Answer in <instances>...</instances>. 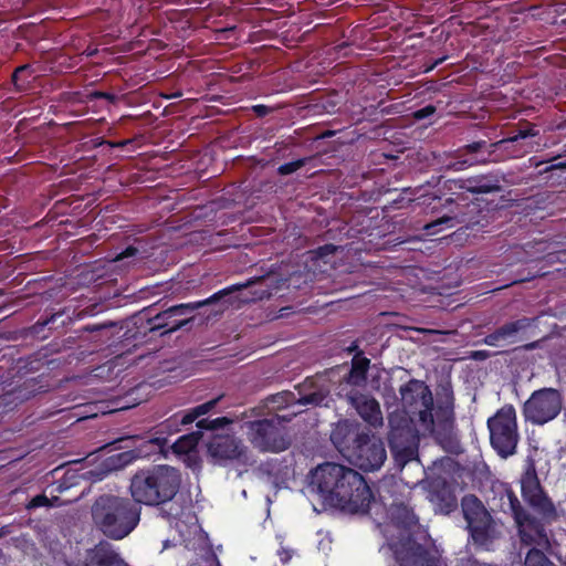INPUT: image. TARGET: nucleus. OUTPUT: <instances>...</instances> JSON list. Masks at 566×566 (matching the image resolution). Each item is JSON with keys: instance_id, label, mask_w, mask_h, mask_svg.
Here are the masks:
<instances>
[{"instance_id": "f03ea898", "label": "nucleus", "mask_w": 566, "mask_h": 566, "mask_svg": "<svg viewBox=\"0 0 566 566\" xmlns=\"http://www.w3.org/2000/svg\"><path fill=\"white\" fill-rule=\"evenodd\" d=\"M310 486L323 502L350 514H366L374 500L367 481L355 469L324 462L310 472Z\"/></svg>"}, {"instance_id": "cd10ccee", "label": "nucleus", "mask_w": 566, "mask_h": 566, "mask_svg": "<svg viewBox=\"0 0 566 566\" xmlns=\"http://www.w3.org/2000/svg\"><path fill=\"white\" fill-rule=\"evenodd\" d=\"M202 437V431H193L185 434L172 444V450L177 454H187L196 449Z\"/></svg>"}, {"instance_id": "39448f33", "label": "nucleus", "mask_w": 566, "mask_h": 566, "mask_svg": "<svg viewBox=\"0 0 566 566\" xmlns=\"http://www.w3.org/2000/svg\"><path fill=\"white\" fill-rule=\"evenodd\" d=\"M296 416V412L284 415L251 416L245 411L242 418H251L247 421L248 437L253 448L261 452H283L293 443V434L289 423Z\"/></svg>"}, {"instance_id": "c756f323", "label": "nucleus", "mask_w": 566, "mask_h": 566, "mask_svg": "<svg viewBox=\"0 0 566 566\" xmlns=\"http://www.w3.org/2000/svg\"><path fill=\"white\" fill-rule=\"evenodd\" d=\"M419 444L407 446L391 451L396 467L402 469L408 462L418 458Z\"/></svg>"}, {"instance_id": "7c9ffc66", "label": "nucleus", "mask_w": 566, "mask_h": 566, "mask_svg": "<svg viewBox=\"0 0 566 566\" xmlns=\"http://www.w3.org/2000/svg\"><path fill=\"white\" fill-rule=\"evenodd\" d=\"M528 549L524 559V566H556L545 553L536 545Z\"/></svg>"}, {"instance_id": "423d86ee", "label": "nucleus", "mask_w": 566, "mask_h": 566, "mask_svg": "<svg viewBox=\"0 0 566 566\" xmlns=\"http://www.w3.org/2000/svg\"><path fill=\"white\" fill-rule=\"evenodd\" d=\"M460 505L473 545L490 549L502 537L503 523L491 514L475 494H465Z\"/></svg>"}, {"instance_id": "4be33fe9", "label": "nucleus", "mask_w": 566, "mask_h": 566, "mask_svg": "<svg viewBox=\"0 0 566 566\" xmlns=\"http://www.w3.org/2000/svg\"><path fill=\"white\" fill-rule=\"evenodd\" d=\"M286 281L287 280L283 279L279 273L271 271L265 275L252 277L243 284H234L228 289H224L218 292L219 294H222L221 311L227 307L226 304H232L233 301L231 295L234 292L242 291V289H252L254 286H265V289H269V291L272 293L273 290L280 289Z\"/></svg>"}, {"instance_id": "f257e3e1", "label": "nucleus", "mask_w": 566, "mask_h": 566, "mask_svg": "<svg viewBox=\"0 0 566 566\" xmlns=\"http://www.w3.org/2000/svg\"><path fill=\"white\" fill-rule=\"evenodd\" d=\"M388 517L385 537L399 566H447L409 503L394 499L389 503Z\"/></svg>"}, {"instance_id": "864d4df0", "label": "nucleus", "mask_w": 566, "mask_h": 566, "mask_svg": "<svg viewBox=\"0 0 566 566\" xmlns=\"http://www.w3.org/2000/svg\"><path fill=\"white\" fill-rule=\"evenodd\" d=\"M356 349H357V346H356V345H354V346H352V347H349V348H348V352H350V353H352V352H354V350H356Z\"/></svg>"}, {"instance_id": "4468645a", "label": "nucleus", "mask_w": 566, "mask_h": 566, "mask_svg": "<svg viewBox=\"0 0 566 566\" xmlns=\"http://www.w3.org/2000/svg\"><path fill=\"white\" fill-rule=\"evenodd\" d=\"M368 431L356 420L342 419L333 426L329 439L334 448L348 459Z\"/></svg>"}, {"instance_id": "473e14b6", "label": "nucleus", "mask_w": 566, "mask_h": 566, "mask_svg": "<svg viewBox=\"0 0 566 566\" xmlns=\"http://www.w3.org/2000/svg\"><path fill=\"white\" fill-rule=\"evenodd\" d=\"M489 145L490 144H488L485 140H479L472 144H468L457 150V158L461 159L465 155H478L481 153L488 154L490 149Z\"/></svg>"}, {"instance_id": "c85d7f7f", "label": "nucleus", "mask_w": 566, "mask_h": 566, "mask_svg": "<svg viewBox=\"0 0 566 566\" xmlns=\"http://www.w3.org/2000/svg\"><path fill=\"white\" fill-rule=\"evenodd\" d=\"M222 396H219L214 399H211L202 405H199L192 409H190L186 415L182 416L180 420V424L187 426L192 423L195 420H197L199 417L209 413L211 410H213L218 402L221 400Z\"/></svg>"}, {"instance_id": "aec40b11", "label": "nucleus", "mask_w": 566, "mask_h": 566, "mask_svg": "<svg viewBox=\"0 0 566 566\" xmlns=\"http://www.w3.org/2000/svg\"><path fill=\"white\" fill-rule=\"evenodd\" d=\"M430 502L437 513L449 515L458 509V499L451 484L444 479H434L430 484Z\"/></svg>"}, {"instance_id": "f704fd0d", "label": "nucleus", "mask_w": 566, "mask_h": 566, "mask_svg": "<svg viewBox=\"0 0 566 566\" xmlns=\"http://www.w3.org/2000/svg\"><path fill=\"white\" fill-rule=\"evenodd\" d=\"M60 499L57 496H53L52 499H49L44 494L35 495L31 501L27 504L28 510L38 509L41 506H54L56 502H59Z\"/></svg>"}, {"instance_id": "3c124183", "label": "nucleus", "mask_w": 566, "mask_h": 566, "mask_svg": "<svg viewBox=\"0 0 566 566\" xmlns=\"http://www.w3.org/2000/svg\"><path fill=\"white\" fill-rule=\"evenodd\" d=\"M557 157L555 158H552V159H548V161H552V160H555ZM531 163L533 166H535L536 168L541 167L543 164L547 163V160H544V161H536L535 158H532L531 159Z\"/></svg>"}, {"instance_id": "052dcab7", "label": "nucleus", "mask_w": 566, "mask_h": 566, "mask_svg": "<svg viewBox=\"0 0 566 566\" xmlns=\"http://www.w3.org/2000/svg\"><path fill=\"white\" fill-rule=\"evenodd\" d=\"M332 245H325L323 249H329Z\"/></svg>"}, {"instance_id": "dca6fc26", "label": "nucleus", "mask_w": 566, "mask_h": 566, "mask_svg": "<svg viewBox=\"0 0 566 566\" xmlns=\"http://www.w3.org/2000/svg\"><path fill=\"white\" fill-rule=\"evenodd\" d=\"M444 206L450 207L449 213L427 223L423 228L428 233H434L436 228L443 223H451V226L464 224L469 228L480 222L475 214L480 213L481 210L479 205L474 202L459 205L452 198H449L446 200Z\"/></svg>"}, {"instance_id": "2f4dec72", "label": "nucleus", "mask_w": 566, "mask_h": 566, "mask_svg": "<svg viewBox=\"0 0 566 566\" xmlns=\"http://www.w3.org/2000/svg\"><path fill=\"white\" fill-rule=\"evenodd\" d=\"M32 73L33 72L30 64L20 65L13 71L11 75V82L15 86L17 91L21 92L27 88L29 78L32 76Z\"/></svg>"}, {"instance_id": "9b49d317", "label": "nucleus", "mask_w": 566, "mask_h": 566, "mask_svg": "<svg viewBox=\"0 0 566 566\" xmlns=\"http://www.w3.org/2000/svg\"><path fill=\"white\" fill-rule=\"evenodd\" d=\"M563 395L555 388L535 390L523 405V416L533 424L543 426L555 419L563 408Z\"/></svg>"}, {"instance_id": "4d7b16f0", "label": "nucleus", "mask_w": 566, "mask_h": 566, "mask_svg": "<svg viewBox=\"0 0 566 566\" xmlns=\"http://www.w3.org/2000/svg\"><path fill=\"white\" fill-rule=\"evenodd\" d=\"M389 486H390L391 489H394V488H396V486H398V485H397V483H391Z\"/></svg>"}, {"instance_id": "5fc2aeb1", "label": "nucleus", "mask_w": 566, "mask_h": 566, "mask_svg": "<svg viewBox=\"0 0 566 566\" xmlns=\"http://www.w3.org/2000/svg\"><path fill=\"white\" fill-rule=\"evenodd\" d=\"M443 59H440L439 61L434 62V64H432V67H436V65H438L439 62H441Z\"/></svg>"}, {"instance_id": "13d9d810", "label": "nucleus", "mask_w": 566, "mask_h": 566, "mask_svg": "<svg viewBox=\"0 0 566 566\" xmlns=\"http://www.w3.org/2000/svg\"><path fill=\"white\" fill-rule=\"evenodd\" d=\"M380 496H381L384 502L387 500L386 495L381 494Z\"/></svg>"}, {"instance_id": "79ce46f5", "label": "nucleus", "mask_w": 566, "mask_h": 566, "mask_svg": "<svg viewBox=\"0 0 566 566\" xmlns=\"http://www.w3.org/2000/svg\"><path fill=\"white\" fill-rule=\"evenodd\" d=\"M457 566H493L488 563H483L473 557L462 558Z\"/></svg>"}, {"instance_id": "1a4fd4ad", "label": "nucleus", "mask_w": 566, "mask_h": 566, "mask_svg": "<svg viewBox=\"0 0 566 566\" xmlns=\"http://www.w3.org/2000/svg\"><path fill=\"white\" fill-rule=\"evenodd\" d=\"M488 428L491 446L501 458L506 459L516 453L520 433L516 411L512 405L503 406L489 418Z\"/></svg>"}, {"instance_id": "7ed1b4c3", "label": "nucleus", "mask_w": 566, "mask_h": 566, "mask_svg": "<svg viewBox=\"0 0 566 566\" xmlns=\"http://www.w3.org/2000/svg\"><path fill=\"white\" fill-rule=\"evenodd\" d=\"M142 507L132 499L102 494L91 509L92 521L105 537L119 541L128 536L140 520Z\"/></svg>"}, {"instance_id": "9d476101", "label": "nucleus", "mask_w": 566, "mask_h": 566, "mask_svg": "<svg viewBox=\"0 0 566 566\" xmlns=\"http://www.w3.org/2000/svg\"><path fill=\"white\" fill-rule=\"evenodd\" d=\"M400 396L402 409L410 419L418 417L424 430L434 431L433 397L424 381L410 379L400 387Z\"/></svg>"}, {"instance_id": "b1692460", "label": "nucleus", "mask_w": 566, "mask_h": 566, "mask_svg": "<svg viewBox=\"0 0 566 566\" xmlns=\"http://www.w3.org/2000/svg\"><path fill=\"white\" fill-rule=\"evenodd\" d=\"M296 403V394L283 390L268 396L258 406L251 408L249 412L251 416L281 415V411Z\"/></svg>"}, {"instance_id": "412c9836", "label": "nucleus", "mask_w": 566, "mask_h": 566, "mask_svg": "<svg viewBox=\"0 0 566 566\" xmlns=\"http://www.w3.org/2000/svg\"><path fill=\"white\" fill-rule=\"evenodd\" d=\"M446 186L449 190L460 189L472 193H489L502 190L499 177L492 174L467 179L448 180Z\"/></svg>"}, {"instance_id": "58836bf2", "label": "nucleus", "mask_w": 566, "mask_h": 566, "mask_svg": "<svg viewBox=\"0 0 566 566\" xmlns=\"http://www.w3.org/2000/svg\"><path fill=\"white\" fill-rule=\"evenodd\" d=\"M136 458L134 451H125L115 457H111L108 460L112 462L115 469L123 468L130 463Z\"/></svg>"}, {"instance_id": "e433bc0d", "label": "nucleus", "mask_w": 566, "mask_h": 566, "mask_svg": "<svg viewBox=\"0 0 566 566\" xmlns=\"http://www.w3.org/2000/svg\"><path fill=\"white\" fill-rule=\"evenodd\" d=\"M249 291L250 296H245L242 301L244 302H255L261 301L263 298H270L272 293L265 286H254L252 289H247Z\"/></svg>"}, {"instance_id": "4c0bfd02", "label": "nucleus", "mask_w": 566, "mask_h": 566, "mask_svg": "<svg viewBox=\"0 0 566 566\" xmlns=\"http://www.w3.org/2000/svg\"><path fill=\"white\" fill-rule=\"evenodd\" d=\"M308 160H310V158H302V159H298V160H295V161H292L289 164H284L277 168V174L280 176L291 175V174L297 171L298 169H301L302 167H304Z\"/></svg>"}, {"instance_id": "603ef678", "label": "nucleus", "mask_w": 566, "mask_h": 566, "mask_svg": "<svg viewBox=\"0 0 566 566\" xmlns=\"http://www.w3.org/2000/svg\"><path fill=\"white\" fill-rule=\"evenodd\" d=\"M10 532H11V531H10L9 526H2V527L0 528V539H1V538H3V537H6L7 535H9V534H10Z\"/></svg>"}, {"instance_id": "c9c22d12", "label": "nucleus", "mask_w": 566, "mask_h": 566, "mask_svg": "<svg viewBox=\"0 0 566 566\" xmlns=\"http://www.w3.org/2000/svg\"><path fill=\"white\" fill-rule=\"evenodd\" d=\"M538 134L535 129V124L530 123L527 120H522L517 124L516 136L518 139H524L526 137H534Z\"/></svg>"}, {"instance_id": "a878e982", "label": "nucleus", "mask_w": 566, "mask_h": 566, "mask_svg": "<svg viewBox=\"0 0 566 566\" xmlns=\"http://www.w3.org/2000/svg\"><path fill=\"white\" fill-rule=\"evenodd\" d=\"M370 359L358 352L352 359L350 370L344 376V381L350 386L361 387L366 384Z\"/></svg>"}, {"instance_id": "2eb2a0df", "label": "nucleus", "mask_w": 566, "mask_h": 566, "mask_svg": "<svg viewBox=\"0 0 566 566\" xmlns=\"http://www.w3.org/2000/svg\"><path fill=\"white\" fill-rule=\"evenodd\" d=\"M331 370L317 373L306 377L295 386L296 401L303 406H321L331 396L332 380L328 377Z\"/></svg>"}, {"instance_id": "0eeeda50", "label": "nucleus", "mask_w": 566, "mask_h": 566, "mask_svg": "<svg viewBox=\"0 0 566 566\" xmlns=\"http://www.w3.org/2000/svg\"><path fill=\"white\" fill-rule=\"evenodd\" d=\"M522 496L531 509L532 517L542 526L541 538H535L532 545H543L548 543L546 526L558 518L555 504L543 489L534 467H531L522 475Z\"/></svg>"}, {"instance_id": "49530a36", "label": "nucleus", "mask_w": 566, "mask_h": 566, "mask_svg": "<svg viewBox=\"0 0 566 566\" xmlns=\"http://www.w3.org/2000/svg\"><path fill=\"white\" fill-rule=\"evenodd\" d=\"M557 169L566 170V163L554 164L548 167H545L544 169L538 170V175H544Z\"/></svg>"}, {"instance_id": "a211bd4d", "label": "nucleus", "mask_w": 566, "mask_h": 566, "mask_svg": "<svg viewBox=\"0 0 566 566\" xmlns=\"http://www.w3.org/2000/svg\"><path fill=\"white\" fill-rule=\"evenodd\" d=\"M438 406L433 415L434 431L431 434L438 437H448L454 426V398L450 385L442 387V392H438Z\"/></svg>"}, {"instance_id": "8fccbe9b", "label": "nucleus", "mask_w": 566, "mask_h": 566, "mask_svg": "<svg viewBox=\"0 0 566 566\" xmlns=\"http://www.w3.org/2000/svg\"><path fill=\"white\" fill-rule=\"evenodd\" d=\"M108 326H113V323L103 324V325H88V326L85 327V331H87V332H96V331H99V329L108 327Z\"/></svg>"}, {"instance_id": "393cba45", "label": "nucleus", "mask_w": 566, "mask_h": 566, "mask_svg": "<svg viewBox=\"0 0 566 566\" xmlns=\"http://www.w3.org/2000/svg\"><path fill=\"white\" fill-rule=\"evenodd\" d=\"M389 423L391 427L388 433L390 451L401 449L407 446L419 444V436L409 421L403 419L401 420V423L394 426L392 420L389 419Z\"/></svg>"}, {"instance_id": "a18cd8bd", "label": "nucleus", "mask_w": 566, "mask_h": 566, "mask_svg": "<svg viewBox=\"0 0 566 566\" xmlns=\"http://www.w3.org/2000/svg\"><path fill=\"white\" fill-rule=\"evenodd\" d=\"M469 357L471 359L482 361V360H485V359L490 358L491 357V353H489L486 350H473V352L470 353Z\"/></svg>"}, {"instance_id": "72a5a7b5", "label": "nucleus", "mask_w": 566, "mask_h": 566, "mask_svg": "<svg viewBox=\"0 0 566 566\" xmlns=\"http://www.w3.org/2000/svg\"><path fill=\"white\" fill-rule=\"evenodd\" d=\"M234 420L228 417H220L213 420L210 419H201L197 422V427L199 429L216 431L219 430L228 424L233 423Z\"/></svg>"}, {"instance_id": "5701e85b", "label": "nucleus", "mask_w": 566, "mask_h": 566, "mask_svg": "<svg viewBox=\"0 0 566 566\" xmlns=\"http://www.w3.org/2000/svg\"><path fill=\"white\" fill-rule=\"evenodd\" d=\"M347 399L358 415L370 426L376 428L382 424L380 406L375 398L359 391H350L347 395Z\"/></svg>"}, {"instance_id": "bf43d9fd", "label": "nucleus", "mask_w": 566, "mask_h": 566, "mask_svg": "<svg viewBox=\"0 0 566 566\" xmlns=\"http://www.w3.org/2000/svg\"><path fill=\"white\" fill-rule=\"evenodd\" d=\"M509 350L500 352L499 354H507Z\"/></svg>"}, {"instance_id": "a19ab883", "label": "nucleus", "mask_w": 566, "mask_h": 566, "mask_svg": "<svg viewBox=\"0 0 566 566\" xmlns=\"http://www.w3.org/2000/svg\"><path fill=\"white\" fill-rule=\"evenodd\" d=\"M504 339H502V337H500L499 333L496 332V329H494L492 333L488 334L484 338H483V343L489 345V346H499L501 342H503Z\"/></svg>"}, {"instance_id": "f8f14e48", "label": "nucleus", "mask_w": 566, "mask_h": 566, "mask_svg": "<svg viewBox=\"0 0 566 566\" xmlns=\"http://www.w3.org/2000/svg\"><path fill=\"white\" fill-rule=\"evenodd\" d=\"M386 458L382 440L368 431L347 460L365 472H373L381 468Z\"/></svg>"}, {"instance_id": "ddd939ff", "label": "nucleus", "mask_w": 566, "mask_h": 566, "mask_svg": "<svg viewBox=\"0 0 566 566\" xmlns=\"http://www.w3.org/2000/svg\"><path fill=\"white\" fill-rule=\"evenodd\" d=\"M208 453L216 460H235L247 464L250 460L249 449L234 433H216L207 443Z\"/></svg>"}, {"instance_id": "c03bdc74", "label": "nucleus", "mask_w": 566, "mask_h": 566, "mask_svg": "<svg viewBox=\"0 0 566 566\" xmlns=\"http://www.w3.org/2000/svg\"><path fill=\"white\" fill-rule=\"evenodd\" d=\"M92 96L95 97V98H98V99H106V101H109L112 103H114L117 99L116 95H114L112 93H108V92H102V91H95L92 94Z\"/></svg>"}, {"instance_id": "f3484780", "label": "nucleus", "mask_w": 566, "mask_h": 566, "mask_svg": "<svg viewBox=\"0 0 566 566\" xmlns=\"http://www.w3.org/2000/svg\"><path fill=\"white\" fill-rule=\"evenodd\" d=\"M510 507L512 511L513 518L517 526V534L520 541L524 545H532V542H536L535 538H541L542 526L533 520L530 510L525 509L516 495L509 492Z\"/></svg>"}, {"instance_id": "37998d69", "label": "nucleus", "mask_w": 566, "mask_h": 566, "mask_svg": "<svg viewBox=\"0 0 566 566\" xmlns=\"http://www.w3.org/2000/svg\"><path fill=\"white\" fill-rule=\"evenodd\" d=\"M252 111L258 117H264L273 112V108L265 105H255L252 107Z\"/></svg>"}, {"instance_id": "20e7f679", "label": "nucleus", "mask_w": 566, "mask_h": 566, "mask_svg": "<svg viewBox=\"0 0 566 566\" xmlns=\"http://www.w3.org/2000/svg\"><path fill=\"white\" fill-rule=\"evenodd\" d=\"M181 474L170 465H155L136 472L129 485L133 500L140 504L157 506L171 501L179 492Z\"/></svg>"}, {"instance_id": "6e6d98bb", "label": "nucleus", "mask_w": 566, "mask_h": 566, "mask_svg": "<svg viewBox=\"0 0 566 566\" xmlns=\"http://www.w3.org/2000/svg\"><path fill=\"white\" fill-rule=\"evenodd\" d=\"M443 59H440L439 61L434 62V64H432V67H436V65H438L439 62H441Z\"/></svg>"}, {"instance_id": "6ab92c4d", "label": "nucleus", "mask_w": 566, "mask_h": 566, "mask_svg": "<svg viewBox=\"0 0 566 566\" xmlns=\"http://www.w3.org/2000/svg\"><path fill=\"white\" fill-rule=\"evenodd\" d=\"M516 136L503 138L499 142L491 143L488 156L478 158L475 161L480 164L497 163L509 158H520L528 153V147L520 142Z\"/></svg>"}, {"instance_id": "6e6552de", "label": "nucleus", "mask_w": 566, "mask_h": 566, "mask_svg": "<svg viewBox=\"0 0 566 566\" xmlns=\"http://www.w3.org/2000/svg\"><path fill=\"white\" fill-rule=\"evenodd\" d=\"M221 300L222 294L216 293L203 301L174 305L154 315L151 307L145 308L143 313L147 316V332H145L144 335L146 336L148 333L159 331L161 332V336L171 334L191 323L195 318L192 313L196 310L206 305L220 303Z\"/></svg>"}, {"instance_id": "bb28decb", "label": "nucleus", "mask_w": 566, "mask_h": 566, "mask_svg": "<svg viewBox=\"0 0 566 566\" xmlns=\"http://www.w3.org/2000/svg\"><path fill=\"white\" fill-rule=\"evenodd\" d=\"M534 321H535V318H530V317L524 316V317L513 321V322H506L495 329L499 333L500 337H502V339L506 340L509 338L514 337L522 329L530 327Z\"/></svg>"}, {"instance_id": "de8ad7c7", "label": "nucleus", "mask_w": 566, "mask_h": 566, "mask_svg": "<svg viewBox=\"0 0 566 566\" xmlns=\"http://www.w3.org/2000/svg\"><path fill=\"white\" fill-rule=\"evenodd\" d=\"M137 252H138L137 248L128 247L117 256V260L134 256V255H136Z\"/></svg>"}, {"instance_id": "ea45409f", "label": "nucleus", "mask_w": 566, "mask_h": 566, "mask_svg": "<svg viewBox=\"0 0 566 566\" xmlns=\"http://www.w3.org/2000/svg\"><path fill=\"white\" fill-rule=\"evenodd\" d=\"M436 113V107L433 105H427L413 113V117L416 119H423Z\"/></svg>"}, {"instance_id": "09e8293b", "label": "nucleus", "mask_w": 566, "mask_h": 566, "mask_svg": "<svg viewBox=\"0 0 566 566\" xmlns=\"http://www.w3.org/2000/svg\"><path fill=\"white\" fill-rule=\"evenodd\" d=\"M539 343H541V340H535V342H532V343H527L525 345L515 347L513 350H518V349L532 350V349L537 348L539 346Z\"/></svg>"}]
</instances>
